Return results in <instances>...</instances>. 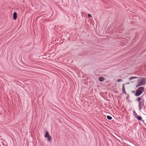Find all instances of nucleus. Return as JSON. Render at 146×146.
Here are the masks:
<instances>
[{
  "mask_svg": "<svg viewBox=\"0 0 146 146\" xmlns=\"http://www.w3.org/2000/svg\"><path fill=\"white\" fill-rule=\"evenodd\" d=\"M137 82L138 84L136 86L137 88L139 86H143L146 83L145 80L144 78H142L139 79L137 81Z\"/></svg>",
  "mask_w": 146,
  "mask_h": 146,
  "instance_id": "obj_1",
  "label": "nucleus"
},
{
  "mask_svg": "<svg viewBox=\"0 0 146 146\" xmlns=\"http://www.w3.org/2000/svg\"><path fill=\"white\" fill-rule=\"evenodd\" d=\"M144 88L143 87H140L138 88L137 90L136 93V96L140 95L144 91Z\"/></svg>",
  "mask_w": 146,
  "mask_h": 146,
  "instance_id": "obj_2",
  "label": "nucleus"
},
{
  "mask_svg": "<svg viewBox=\"0 0 146 146\" xmlns=\"http://www.w3.org/2000/svg\"><path fill=\"white\" fill-rule=\"evenodd\" d=\"M17 18V14L16 12H15L13 14V19L14 20H16Z\"/></svg>",
  "mask_w": 146,
  "mask_h": 146,
  "instance_id": "obj_3",
  "label": "nucleus"
},
{
  "mask_svg": "<svg viewBox=\"0 0 146 146\" xmlns=\"http://www.w3.org/2000/svg\"><path fill=\"white\" fill-rule=\"evenodd\" d=\"M142 102H139V110L140 111H141V106H142Z\"/></svg>",
  "mask_w": 146,
  "mask_h": 146,
  "instance_id": "obj_4",
  "label": "nucleus"
},
{
  "mask_svg": "<svg viewBox=\"0 0 146 146\" xmlns=\"http://www.w3.org/2000/svg\"><path fill=\"white\" fill-rule=\"evenodd\" d=\"M122 93H124L125 94H126V92L125 91V88H124V84H123V85L122 86Z\"/></svg>",
  "mask_w": 146,
  "mask_h": 146,
  "instance_id": "obj_5",
  "label": "nucleus"
},
{
  "mask_svg": "<svg viewBox=\"0 0 146 146\" xmlns=\"http://www.w3.org/2000/svg\"><path fill=\"white\" fill-rule=\"evenodd\" d=\"M104 78L103 77H100L99 78V80L100 82H103L104 80Z\"/></svg>",
  "mask_w": 146,
  "mask_h": 146,
  "instance_id": "obj_6",
  "label": "nucleus"
},
{
  "mask_svg": "<svg viewBox=\"0 0 146 146\" xmlns=\"http://www.w3.org/2000/svg\"><path fill=\"white\" fill-rule=\"evenodd\" d=\"M49 135L48 132V131L46 132L45 134L44 135L45 137L46 138L47 137H48Z\"/></svg>",
  "mask_w": 146,
  "mask_h": 146,
  "instance_id": "obj_7",
  "label": "nucleus"
},
{
  "mask_svg": "<svg viewBox=\"0 0 146 146\" xmlns=\"http://www.w3.org/2000/svg\"><path fill=\"white\" fill-rule=\"evenodd\" d=\"M135 117L137 118V119L139 120H141L142 119V117L141 116H135Z\"/></svg>",
  "mask_w": 146,
  "mask_h": 146,
  "instance_id": "obj_8",
  "label": "nucleus"
},
{
  "mask_svg": "<svg viewBox=\"0 0 146 146\" xmlns=\"http://www.w3.org/2000/svg\"><path fill=\"white\" fill-rule=\"evenodd\" d=\"M137 78V77H135V76L131 77L130 78H129V80L130 81V80H132L135 79H136V78Z\"/></svg>",
  "mask_w": 146,
  "mask_h": 146,
  "instance_id": "obj_9",
  "label": "nucleus"
},
{
  "mask_svg": "<svg viewBox=\"0 0 146 146\" xmlns=\"http://www.w3.org/2000/svg\"><path fill=\"white\" fill-rule=\"evenodd\" d=\"M46 138H48V140L49 141H51L52 138L49 135V136H48V137H47Z\"/></svg>",
  "mask_w": 146,
  "mask_h": 146,
  "instance_id": "obj_10",
  "label": "nucleus"
},
{
  "mask_svg": "<svg viewBox=\"0 0 146 146\" xmlns=\"http://www.w3.org/2000/svg\"><path fill=\"white\" fill-rule=\"evenodd\" d=\"M107 119H108L110 120H111L112 119V117H111V116H109V115H108L107 116Z\"/></svg>",
  "mask_w": 146,
  "mask_h": 146,
  "instance_id": "obj_11",
  "label": "nucleus"
},
{
  "mask_svg": "<svg viewBox=\"0 0 146 146\" xmlns=\"http://www.w3.org/2000/svg\"><path fill=\"white\" fill-rule=\"evenodd\" d=\"M141 98L140 97H138L137 98V100L139 102H140V101L141 100Z\"/></svg>",
  "mask_w": 146,
  "mask_h": 146,
  "instance_id": "obj_12",
  "label": "nucleus"
},
{
  "mask_svg": "<svg viewBox=\"0 0 146 146\" xmlns=\"http://www.w3.org/2000/svg\"><path fill=\"white\" fill-rule=\"evenodd\" d=\"M121 79H118L117 80V81L118 82H120L121 81Z\"/></svg>",
  "mask_w": 146,
  "mask_h": 146,
  "instance_id": "obj_13",
  "label": "nucleus"
},
{
  "mask_svg": "<svg viewBox=\"0 0 146 146\" xmlns=\"http://www.w3.org/2000/svg\"><path fill=\"white\" fill-rule=\"evenodd\" d=\"M88 17H92L91 15L90 14H88Z\"/></svg>",
  "mask_w": 146,
  "mask_h": 146,
  "instance_id": "obj_14",
  "label": "nucleus"
},
{
  "mask_svg": "<svg viewBox=\"0 0 146 146\" xmlns=\"http://www.w3.org/2000/svg\"><path fill=\"white\" fill-rule=\"evenodd\" d=\"M126 99H128V96L126 98Z\"/></svg>",
  "mask_w": 146,
  "mask_h": 146,
  "instance_id": "obj_15",
  "label": "nucleus"
},
{
  "mask_svg": "<svg viewBox=\"0 0 146 146\" xmlns=\"http://www.w3.org/2000/svg\"><path fill=\"white\" fill-rule=\"evenodd\" d=\"M137 115V114H136V113L135 112V115Z\"/></svg>",
  "mask_w": 146,
  "mask_h": 146,
  "instance_id": "obj_16",
  "label": "nucleus"
},
{
  "mask_svg": "<svg viewBox=\"0 0 146 146\" xmlns=\"http://www.w3.org/2000/svg\"><path fill=\"white\" fill-rule=\"evenodd\" d=\"M143 104H143V105H142V106H143Z\"/></svg>",
  "mask_w": 146,
  "mask_h": 146,
  "instance_id": "obj_17",
  "label": "nucleus"
}]
</instances>
